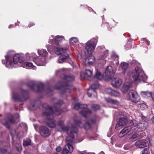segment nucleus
<instances>
[{
    "mask_svg": "<svg viewBox=\"0 0 154 154\" xmlns=\"http://www.w3.org/2000/svg\"><path fill=\"white\" fill-rule=\"evenodd\" d=\"M56 99L54 100V104L53 107L48 105L46 103L42 105L43 108L46 109L47 111L43 113V116L48 120L47 123L48 126L51 128H54L56 126L55 122L52 120L53 118V113H54L56 115H58L62 112L60 107L63 104V101H60L58 103H56Z\"/></svg>",
    "mask_w": 154,
    "mask_h": 154,
    "instance_id": "f257e3e1",
    "label": "nucleus"
},
{
    "mask_svg": "<svg viewBox=\"0 0 154 154\" xmlns=\"http://www.w3.org/2000/svg\"><path fill=\"white\" fill-rule=\"evenodd\" d=\"M13 56L11 52H9L5 56V66L7 67H17L21 66V63L24 60L23 55L17 54Z\"/></svg>",
    "mask_w": 154,
    "mask_h": 154,
    "instance_id": "f03ea898",
    "label": "nucleus"
},
{
    "mask_svg": "<svg viewBox=\"0 0 154 154\" xmlns=\"http://www.w3.org/2000/svg\"><path fill=\"white\" fill-rule=\"evenodd\" d=\"M70 127L68 124L67 126L64 125L61 128L62 131L66 132L68 135L66 138V142H72L74 140L75 136L77 135L78 131L77 128L71 125Z\"/></svg>",
    "mask_w": 154,
    "mask_h": 154,
    "instance_id": "7ed1b4c3",
    "label": "nucleus"
},
{
    "mask_svg": "<svg viewBox=\"0 0 154 154\" xmlns=\"http://www.w3.org/2000/svg\"><path fill=\"white\" fill-rule=\"evenodd\" d=\"M132 76L134 80L138 82H144L147 78L146 76L144 74L143 70L138 67H136L133 70Z\"/></svg>",
    "mask_w": 154,
    "mask_h": 154,
    "instance_id": "20e7f679",
    "label": "nucleus"
},
{
    "mask_svg": "<svg viewBox=\"0 0 154 154\" xmlns=\"http://www.w3.org/2000/svg\"><path fill=\"white\" fill-rule=\"evenodd\" d=\"M128 100L131 102L137 103L140 100V98L137 92L133 90H130L127 95Z\"/></svg>",
    "mask_w": 154,
    "mask_h": 154,
    "instance_id": "39448f33",
    "label": "nucleus"
},
{
    "mask_svg": "<svg viewBox=\"0 0 154 154\" xmlns=\"http://www.w3.org/2000/svg\"><path fill=\"white\" fill-rule=\"evenodd\" d=\"M86 107L87 105L85 104H79V103H77L75 105L74 108L75 109L77 110L79 108L84 109L80 112V113L83 116L86 117L91 113V110L88 109L86 108Z\"/></svg>",
    "mask_w": 154,
    "mask_h": 154,
    "instance_id": "423d86ee",
    "label": "nucleus"
},
{
    "mask_svg": "<svg viewBox=\"0 0 154 154\" xmlns=\"http://www.w3.org/2000/svg\"><path fill=\"white\" fill-rule=\"evenodd\" d=\"M12 97L13 99L19 102H23L26 101V92L23 90H21L19 93H13L12 95Z\"/></svg>",
    "mask_w": 154,
    "mask_h": 154,
    "instance_id": "0eeeda50",
    "label": "nucleus"
},
{
    "mask_svg": "<svg viewBox=\"0 0 154 154\" xmlns=\"http://www.w3.org/2000/svg\"><path fill=\"white\" fill-rule=\"evenodd\" d=\"M96 46L95 39H91L86 43L85 48L88 54H91L94 51Z\"/></svg>",
    "mask_w": 154,
    "mask_h": 154,
    "instance_id": "6e6552de",
    "label": "nucleus"
},
{
    "mask_svg": "<svg viewBox=\"0 0 154 154\" xmlns=\"http://www.w3.org/2000/svg\"><path fill=\"white\" fill-rule=\"evenodd\" d=\"M117 117L118 121L115 128L116 130H119L121 128L122 126L126 124L127 122V119L126 116L122 114L119 115Z\"/></svg>",
    "mask_w": 154,
    "mask_h": 154,
    "instance_id": "1a4fd4ad",
    "label": "nucleus"
},
{
    "mask_svg": "<svg viewBox=\"0 0 154 154\" xmlns=\"http://www.w3.org/2000/svg\"><path fill=\"white\" fill-rule=\"evenodd\" d=\"M129 122L131 125H133L135 127H137L138 128L140 129L142 131H144L147 126V123L144 121L138 123L136 120H130Z\"/></svg>",
    "mask_w": 154,
    "mask_h": 154,
    "instance_id": "9d476101",
    "label": "nucleus"
},
{
    "mask_svg": "<svg viewBox=\"0 0 154 154\" xmlns=\"http://www.w3.org/2000/svg\"><path fill=\"white\" fill-rule=\"evenodd\" d=\"M74 121L76 125L78 126L81 128L84 127L86 130H88L90 128V124L88 122H86L85 125H84L80 121V118L79 117L76 116L74 117Z\"/></svg>",
    "mask_w": 154,
    "mask_h": 154,
    "instance_id": "9b49d317",
    "label": "nucleus"
},
{
    "mask_svg": "<svg viewBox=\"0 0 154 154\" xmlns=\"http://www.w3.org/2000/svg\"><path fill=\"white\" fill-rule=\"evenodd\" d=\"M74 141L73 140L72 142H66L67 144L66 145L64 148L63 149L62 152V154H71V152L73 151V146L69 144L72 143Z\"/></svg>",
    "mask_w": 154,
    "mask_h": 154,
    "instance_id": "f8f14e48",
    "label": "nucleus"
},
{
    "mask_svg": "<svg viewBox=\"0 0 154 154\" xmlns=\"http://www.w3.org/2000/svg\"><path fill=\"white\" fill-rule=\"evenodd\" d=\"M105 73L108 78L111 79L114 75L115 71L111 66H108L105 71Z\"/></svg>",
    "mask_w": 154,
    "mask_h": 154,
    "instance_id": "ddd939ff",
    "label": "nucleus"
},
{
    "mask_svg": "<svg viewBox=\"0 0 154 154\" xmlns=\"http://www.w3.org/2000/svg\"><path fill=\"white\" fill-rule=\"evenodd\" d=\"M82 61L84 62L83 64L84 65H86L87 64L91 65L94 62V58L92 56H89L87 58L83 57H82Z\"/></svg>",
    "mask_w": 154,
    "mask_h": 154,
    "instance_id": "4468645a",
    "label": "nucleus"
},
{
    "mask_svg": "<svg viewBox=\"0 0 154 154\" xmlns=\"http://www.w3.org/2000/svg\"><path fill=\"white\" fill-rule=\"evenodd\" d=\"M91 88H89L88 89V95L89 97L91 96L92 95L91 92H93V94L95 95V94H97L95 91L94 89L98 88L99 87V85L97 83L93 84L91 85Z\"/></svg>",
    "mask_w": 154,
    "mask_h": 154,
    "instance_id": "2eb2a0df",
    "label": "nucleus"
},
{
    "mask_svg": "<svg viewBox=\"0 0 154 154\" xmlns=\"http://www.w3.org/2000/svg\"><path fill=\"white\" fill-rule=\"evenodd\" d=\"M136 146L139 148H143L149 145L148 142L145 140H139L137 141L135 144Z\"/></svg>",
    "mask_w": 154,
    "mask_h": 154,
    "instance_id": "dca6fc26",
    "label": "nucleus"
},
{
    "mask_svg": "<svg viewBox=\"0 0 154 154\" xmlns=\"http://www.w3.org/2000/svg\"><path fill=\"white\" fill-rule=\"evenodd\" d=\"M41 135L43 137H48L50 134V131L46 127L42 126L40 128Z\"/></svg>",
    "mask_w": 154,
    "mask_h": 154,
    "instance_id": "f3484780",
    "label": "nucleus"
},
{
    "mask_svg": "<svg viewBox=\"0 0 154 154\" xmlns=\"http://www.w3.org/2000/svg\"><path fill=\"white\" fill-rule=\"evenodd\" d=\"M133 130H135L133 128H131V126H128L122 130L119 134V136L122 137L128 133L130 131H132Z\"/></svg>",
    "mask_w": 154,
    "mask_h": 154,
    "instance_id": "a211bd4d",
    "label": "nucleus"
},
{
    "mask_svg": "<svg viewBox=\"0 0 154 154\" xmlns=\"http://www.w3.org/2000/svg\"><path fill=\"white\" fill-rule=\"evenodd\" d=\"M108 55V51L105 48H103L100 51L99 55L98 56V59L99 60L104 59Z\"/></svg>",
    "mask_w": 154,
    "mask_h": 154,
    "instance_id": "6ab92c4d",
    "label": "nucleus"
},
{
    "mask_svg": "<svg viewBox=\"0 0 154 154\" xmlns=\"http://www.w3.org/2000/svg\"><path fill=\"white\" fill-rule=\"evenodd\" d=\"M121 67L122 69V72L124 75L126 73L127 75H129V73H128V65L127 63L123 62L121 64Z\"/></svg>",
    "mask_w": 154,
    "mask_h": 154,
    "instance_id": "aec40b11",
    "label": "nucleus"
},
{
    "mask_svg": "<svg viewBox=\"0 0 154 154\" xmlns=\"http://www.w3.org/2000/svg\"><path fill=\"white\" fill-rule=\"evenodd\" d=\"M35 62L38 66H43L46 64L47 61L45 57H41L36 60Z\"/></svg>",
    "mask_w": 154,
    "mask_h": 154,
    "instance_id": "412c9836",
    "label": "nucleus"
},
{
    "mask_svg": "<svg viewBox=\"0 0 154 154\" xmlns=\"http://www.w3.org/2000/svg\"><path fill=\"white\" fill-rule=\"evenodd\" d=\"M122 81L119 78H114L112 82V84L113 87L118 88L120 87L122 84Z\"/></svg>",
    "mask_w": 154,
    "mask_h": 154,
    "instance_id": "4be33fe9",
    "label": "nucleus"
},
{
    "mask_svg": "<svg viewBox=\"0 0 154 154\" xmlns=\"http://www.w3.org/2000/svg\"><path fill=\"white\" fill-rule=\"evenodd\" d=\"M131 87V84L130 82H126L124 83L121 88V91L123 93H125Z\"/></svg>",
    "mask_w": 154,
    "mask_h": 154,
    "instance_id": "5701e85b",
    "label": "nucleus"
},
{
    "mask_svg": "<svg viewBox=\"0 0 154 154\" xmlns=\"http://www.w3.org/2000/svg\"><path fill=\"white\" fill-rule=\"evenodd\" d=\"M131 87V84L130 82H126L124 83L121 88V91L123 93H125Z\"/></svg>",
    "mask_w": 154,
    "mask_h": 154,
    "instance_id": "b1692460",
    "label": "nucleus"
},
{
    "mask_svg": "<svg viewBox=\"0 0 154 154\" xmlns=\"http://www.w3.org/2000/svg\"><path fill=\"white\" fill-rule=\"evenodd\" d=\"M67 48H56L54 49V51L56 54L57 55H60L62 54L65 53L67 50Z\"/></svg>",
    "mask_w": 154,
    "mask_h": 154,
    "instance_id": "393cba45",
    "label": "nucleus"
},
{
    "mask_svg": "<svg viewBox=\"0 0 154 154\" xmlns=\"http://www.w3.org/2000/svg\"><path fill=\"white\" fill-rule=\"evenodd\" d=\"M0 150L2 154H10L11 152V149L9 146L0 148Z\"/></svg>",
    "mask_w": 154,
    "mask_h": 154,
    "instance_id": "a878e982",
    "label": "nucleus"
},
{
    "mask_svg": "<svg viewBox=\"0 0 154 154\" xmlns=\"http://www.w3.org/2000/svg\"><path fill=\"white\" fill-rule=\"evenodd\" d=\"M69 55L66 54L65 55H62L59 57L58 59V62L59 63H62L66 62L68 59Z\"/></svg>",
    "mask_w": 154,
    "mask_h": 154,
    "instance_id": "bb28decb",
    "label": "nucleus"
},
{
    "mask_svg": "<svg viewBox=\"0 0 154 154\" xmlns=\"http://www.w3.org/2000/svg\"><path fill=\"white\" fill-rule=\"evenodd\" d=\"M38 54L42 57H45L47 56L48 53L47 51L45 49H39L38 51Z\"/></svg>",
    "mask_w": 154,
    "mask_h": 154,
    "instance_id": "cd10ccee",
    "label": "nucleus"
},
{
    "mask_svg": "<svg viewBox=\"0 0 154 154\" xmlns=\"http://www.w3.org/2000/svg\"><path fill=\"white\" fill-rule=\"evenodd\" d=\"M64 40V36L60 35L56 36L55 38V42L56 45H58Z\"/></svg>",
    "mask_w": 154,
    "mask_h": 154,
    "instance_id": "c85d7f7f",
    "label": "nucleus"
},
{
    "mask_svg": "<svg viewBox=\"0 0 154 154\" xmlns=\"http://www.w3.org/2000/svg\"><path fill=\"white\" fill-rule=\"evenodd\" d=\"M74 89L75 88L73 86H68L64 88V90H65L64 91H63V90L61 92V93L62 94L65 93V94H66V93H70L71 92V89Z\"/></svg>",
    "mask_w": 154,
    "mask_h": 154,
    "instance_id": "c756f323",
    "label": "nucleus"
},
{
    "mask_svg": "<svg viewBox=\"0 0 154 154\" xmlns=\"http://www.w3.org/2000/svg\"><path fill=\"white\" fill-rule=\"evenodd\" d=\"M140 94L143 97L145 98L152 97L153 95V94L151 92L148 91H141Z\"/></svg>",
    "mask_w": 154,
    "mask_h": 154,
    "instance_id": "7c9ffc66",
    "label": "nucleus"
},
{
    "mask_svg": "<svg viewBox=\"0 0 154 154\" xmlns=\"http://www.w3.org/2000/svg\"><path fill=\"white\" fill-rule=\"evenodd\" d=\"M26 56L27 57H28L29 59L30 60H34V61L36 60H37V56L34 53H32L31 54H29L27 53L26 54Z\"/></svg>",
    "mask_w": 154,
    "mask_h": 154,
    "instance_id": "2f4dec72",
    "label": "nucleus"
},
{
    "mask_svg": "<svg viewBox=\"0 0 154 154\" xmlns=\"http://www.w3.org/2000/svg\"><path fill=\"white\" fill-rule=\"evenodd\" d=\"M138 108L141 110H143L146 109L147 107V106L143 102H142L138 104L137 105Z\"/></svg>",
    "mask_w": 154,
    "mask_h": 154,
    "instance_id": "473e14b6",
    "label": "nucleus"
},
{
    "mask_svg": "<svg viewBox=\"0 0 154 154\" xmlns=\"http://www.w3.org/2000/svg\"><path fill=\"white\" fill-rule=\"evenodd\" d=\"M106 101L108 103H110L113 104H118L119 102L116 100H115L110 98H106L105 99Z\"/></svg>",
    "mask_w": 154,
    "mask_h": 154,
    "instance_id": "72a5a7b5",
    "label": "nucleus"
},
{
    "mask_svg": "<svg viewBox=\"0 0 154 154\" xmlns=\"http://www.w3.org/2000/svg\"><path fill=\"white\" fill-rule=\"evenodd\" d=\"M139 138V135L136 133L133 134L130 138L131 141H134Z\"/></svg>",
    "mask_w": 154,
    "mask_h": 154,
    "instance_id": "f704fd0d",
    "label": "nucleus"
},
{
    "mask_svg": "<svg viewBox=\"0 0 154 154\" xmlns=\"http://www.w3.org/2000/svg\"><path fill=\"white\" fill-rule=\"evenodd\" d=\"M31 140L29 139L26 138L23 140V145L24 146H28L31 145Z\"/></svg>",
    "mask_w": 154,
    "mask_h": 154,
    "instance_id": "c9c22d12",
    "label": "nucleus"
},
{
    "mask_svg": "<svg viewBox=\"0 0 154 154\" xmlns=\"http://www.w3.org/2000/svg\"><path fill=\"white\" fill-rule=\"evenodd\" d=\"M65 79L67 81H71L74 80V78L72 75H67L65 76Z\"/></svg>",
    "mask_w": 154,
    "mask_h": 154,
    "instance_id": "e433bc0d",
    "label": "nucleus"
},
{
    "mask_svg": "<svg viewBox=\"0 0 154 154\" xmlns=\"http://www.w3.org/2000/svg\"><path fill=\"white\" fill-rule=\"evenodd\" d=\"M95 77L98 79H101L102 78L103 76L100 72L97 70L96 73Z\"/></svg>",
    "mask_w": 154,
    "mask_h": 154,
    "instance_id": "4c0bfd02",
    "label": "nucleus"
},
{
    "mask_svg": "<svg viewBox=\"0 0 154 154\" xmlns=\"http://www.w3.org/2000/svg\"><path fill=\"white\" fill-rule=\"evenodd\" d=\"M85 74L86 76L91 77L92 75V71L89 69H86L85 70Z\"/></svg>",
    "mask_w": 154,
    "mask_h": 154,
    "instance_id": "58836bf2",
    "label": "nucleus"
},
{
    "mask_svg": "<svg viewBox=\"0 0 154 154\" xmlns=\"http://www.w3.org/2000/svg\"><path fill=\"white\" fill-rule=\"evenodd\" d=\"M24 65L27 67H33L34 66L32 63L29 62H26L24 63Z\"/></svg>",
    "mask_w": 154,
    "mask_h": 154,
    "instance_id": "ea45409f",
    "label": "nucleus"
},
{
    "mask_svg": "<svg viewBox=\"0 0 154 154\" xmlns=\"http://www.w3.org/2000/svg\"><path fill=\"white\" fill-rule=\"evenodd\" d=\"M78 39L76 37H72L69 39V41L70 43H76L78 42Z\"/></svg>",
    "mask_w": 154,
    "mask_h": 154,
    "instance_id": "a19ab883",
    "label": "nucleus"
},
{
    "mask_svg": "<svg viewBox=\"0 0 154 154\" xmlns=\"http://www.w3.org/2000/svg\"><path fill=\"white\" fill-rule=\"evenodd\" d=\"M2 124L6 127L7 128H10V125L8 121L5 119H4L2 121Z\"/></svg>",
    "mask_w": 154,
    "mask_h": 154,
    "instance_id": "79ce46f5",
    "label": "nucleus"
},
{
    "mask_svg": "<svg viewBox=\"0 0 154 154\" xmlns=\"http://www.w3.org/2000/svg\"><path fill=\"white\" fill-rule=\"evenodd\" d=\"M113 91V90L111 88H107L105 89V92L106 93L111 95Z\"/></svg>",
    "mask_w": 154,
    "mask_h": 154,
    "instance_id": "37998d69",
    "label": "nucleus"
},
{
    "mask_svg": "<svg viewBox=\"0 0 154 154\" xmlns=\"http://www.w3.org/2000/svg\"><path fill=\"white\" fill-rule=\"evenodd\" d=\"M57 125L60 126L61 128L64 125V122L62 120H59L57 122Z\"/></svg>",
    "mask_w": 154,
    "mask_h": 154,
    "instance_id": "c03bdc74",
    "label": "nucleus"
},
{
    "mask_svg": "<svg viewBox=\"0 0 154 154\" xmlns=\"http://www.w3.org/2000/svg\"><path fill=\"white\" fill-rule=\"evenodd\" d=\"M92 109L94 111L100 109L99 106L97 104H93L91 106Z\"/></svg>",
    "mask_w": 154,
    "mask_h": 154,
    "instance_id": "a18cd8bd",
    "label": "nucleus"
},
{
    "mask_svg": "<svg viewBox=\"0 0 154 154\" xmlns=\"http://www.w3.org/2000/svg\"><path fill=\"white\" fill-rule=\"evenodd\" d=\"M38 91H41L44 89V85L43 83H41L38 86Z\"/></svg>",
    "mask_w": 154,
    "mask_h": 154,
    "instance_id": "49530a36",
    "label": "nucleus"
},
{
    "mask_svg": "<svg viewBox=\"0 0 154 154\" xmlns=\"http://www.w3.org/2000/svg\"><path fill=\"white\" fill-rule=\"evenodd\" d=\"M11 134L12 137V140L13 139V137L16 135H17V133L16 131L14 129L12 130L10 132Z\"/></svg>",
    "mask_w": 154,
    "mask_h": 154,
    "instance_id": "de8ad7c7",
    "label": "nucleus"
},
{
    "mask_svg": "<svg viewBox=\"0 0 154 154\" xmlns=\"http://www.w3.org/2000/svg\"><path fill=\"white\" fill-rule=\"evenodd\" d=\"M111 95L115 97H119L120 96V93L118 92L113 90Z\"/></svg>",
    "mask_w": 154,
    "mask_h": 154,
    "instance_id": "09e8293b",
    "label": "nucleus"
},
{
    "mask_svg": "<svg viewBox=\"0 0 154 154\" xmlns=\"http://www.w3.org/2000/svg\"><path fill=\"white\" fill-rule=\"evenodd\" d=\"M16 147L18 151H20L22 149L21 144L20 143H17L16 144Z\"/></svg>",
    "mask_w": 154,
    "mask_h": 154,
    "instance_id": "8fccbe9b",
    "label": "nucleus"
},
{
    "mask_svg": "<svg viewBox=\"0 0 154 154\" xmlns=\"http://www.w3.org/2000/svg\"><path fill=\"white\" fill-rule=\"evenodd\" d=\"M8 120L10 122V123H13L15 122L14 120V119H13L12 116L10 114L9 115V116L8 118Z\"/></svg>",
    "mask_w": 154,
    "mask_h": 154,
    "instance_id": "3c124183",
    "label": "nucleus"
},
{
    "mask_svg": "<svg viewBox=\"0 0 154 154\" xmlns=\"http://www.w3.org/2000/svg\"><path fill=\"white\" fill-rule=\"evenodd\" d=\"M17 136L19 137H21L23 136V132L22 131L20 132L17 131Z\"/></svg>",
    "mask_w": 154,
    "mask_h": 154,
    "instance_id": "603ef678",
    "label": "nucleus"
},
{
    "mask_svg": "<svg viewBox=\"0 0 154 154\" xmlns=\"http://www.w3.org/2000/svg\"><path fill=\"white\" fill-rule=\"evenodd\" d=\"M85 76L86 75H85L83 73H80V76L81 78V80H83L85 77Z\"/></svg>",
    "mask_w": 154,
    "mask_h": 154,
    "instance_id": "864d4df0",
    "label": "nucleus"
},
{
    "mask_svg": "<svg viewBox=\"0 0 154 154\" xmlns=\"http://www.w3.org/2000/svg\"><path fill=\"white\" fill-rule=\"evenodd\" d=\"M54 38V36L53 35H51V36L49 37V42L50 43H51L53 42V40Z\"/></svg>",
    "mask_w": 154,
    "mask_h": 154,
    "instance_id": "5fc2aeb1",
    "label": "nucleus"
},
{
    "mask_svg": "<svg viewBox=\"0 0 154 154\" xmlns=\"http://www.w3.org/2000/svg\"><path fill=\"white\" fill-rule=\"evenodd\" d=\"M61 149V147L60 146H58L56 148V151L57 152H60Z\"/></svg>",
    "mask_w": 154,
    "mask_h": 154,
    "instance_id": "6e6d98bb",
    "label": "nucleus"
},
{
    "mask_svg": "<svg viewBox=\"0 0 154 154\" xmlns=\"http://www.w3.org/2000/svg\"><path fill=\"white\" fill-rule=\"evenodd\" d=\"M142 154H148V151L147 149H144L143 151Z\"/></svg>",
    "mask_w": 154,
    "mask_h": 154,
    "instance_id": "4d7b16f0",
    "label": "nucleus"
},
{
    "mask_svg": "<svg viewBox=\"0 0 154 154\" xmlns=\"http://www.w3.org/2000/svg\"><path fill=\"white\" fill-rule=\"evenodd\" d=\"M36 86V85L34 84L32 85H30L29 87L31 88V89L33 90H34V88Z\"/></svg>",
    "mask_w": 154,
    "mask_h": 154,
    "instance_id": "13d9d810",
    "label": "nucleus"
},
{
    "mask_svg": "<svg viewBox=\"0 0 154 154\" xmlns=\"http://www.w3.org/2000/svg\"><path fill=\"white\" fill-rule=\"evenodd\" d=\"M143 40L144 41H145V42L148 45L149 44V41L146 40L145 38H143Z\"/></svg>",
    "mask_w": 154,
    "mask_h": 154,
    "instance_id": "bf43d9fd",
    "label": "nucleus"
},
{
    "mask_svg": "<svg viewBox=\"0 0 154 154\" xmlns=\"http://www.w3.org/2000/svg\"><path fill=\"white\" fill-rule=\"evenodd\" d=\"M34 25V24L33 23H29V27H30L33 26Z\"/></svg>",
    "mask_w": 154,
    "mask_h": 154,
    "instance_id": "052dcab7",
    "label": "nucleus"
},
{
    "mask_svg": "<svg viewBox=\"0 0 154 154\" xmlns=\"http://www.w3.org/2000/svg\"><path fill=\"white\" fill-rule=\"evenodd\" d=\"M77 102V100L75 99H74L72 100V103L73 104H74L73 103L74 102Z\"/></svg>",
    "mask_w": 154,
    "mask_h": 154,
    "instance_id": "680f3d73",
    "label": "nucleus"
},
{
    "mask_svg": "<svg viewBox=\"0 0 154 154\" xmlns=\"http://www.w3.org/2000/svg\"><path fill=\"white\" fill-rule=\"evenodd\" d=\"M96 121V118H95L94 119H93V120H91V123H94Z\"/></svg>",
    "mask_w": 154,
    "mask_h": 154,
    "instance_id": "e2e57ef3",
    "label": "nucleus"
},
{
    "mask_svg": "<svg viewBox=\"0 0 154 154\" xmlns=\"http://www.w3.org/2000/svg\"><path fill=\"white\" fill-rule=\"evenodd\" d=\"M151 120L152 122L154 124V116L152 118Z\"/></svg>",
    "mask_w": 154,
    "mask_h": 154,
    "instance_id": "0e129e2a",
    "label": "nucleus"
},
{
    "mask_svg": "<svg viewBox=\"0 0 154 154\" xmlns=\"http://www.w3.org/2000/svg\"><path fill=\"white\" fill-rule=\"evenodd\" d=\"M47 91H49V93H51V90L50 88H48V89Z\"/></svg>",
    "mask_w": 154,
    "mask_h": 154,
    "instance_id": "69168bd1",
    "label": "nucleus"
},
{
    "mask_svg": "<svg viewBox=\"0 0 154 154\" xmlns=\"http://www.w3.org/2000/svg\"><path fill=\"white\" fill-rule=\"evenodd\" d=\"M115 57H116V60H118V58H119L118 56H117V55H116V56H115Z\"/></svg>",
    "mask_w": 154,
    "mask_h": 154,
    "instance_id": "338daca9",
    "label": "nucleus"
},
{
    "mask_svg": "<svg viewBox=\"0 0 154 154\" xmlns=\"http://www.w3.org/2000/svg\"><path fill=\"white\" fill-rule=\"evenodd\" d=\"M11 26H12L11 25H9V27H8V28H10L11 27Z\"/></svg>",
    "mask_w": 154,
    "mask_h": 154,
    "instance_id": "774afa93",
    "label": "nucleus"
}]
</instances>
